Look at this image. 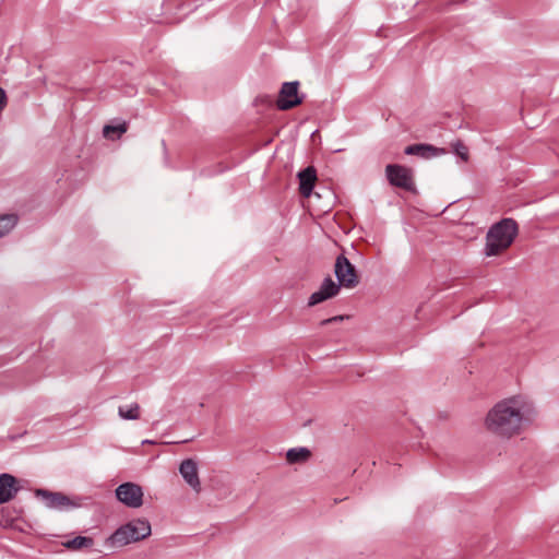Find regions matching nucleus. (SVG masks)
<instances>
[{
	"label": "nucleus",
	"mask_w": 559,
	"mask_h": 559,
	"mask_svg": "<svg viewBox=\"0 0 559 559\" xmlns=\"http://www.w3.org/2000/svg\"><path fill=\"white\" fill-rule=\"evenodd\" d=\"M340 320H343V316H336V317H333V318H330V319H325L323 321H321V325H326L331 322H334V321H340Z\"/></svg>",
	"instance_id": "nucleus-21"
},
{
	"label": "nucleus",
	"mask_w": 559,
	"mask_h": 559,
	"mask_svg": "<svg viewBox=\"0 0 559 559\" xmlns=\"http://www.w3.org/2000/svg\"><path fill=\"white\" fill-rule=\"evenodd\" d=\"M454 152L457 156H460L464 162L468 160V148L462 142L457 141L453 144Z\"/></svg>",
	"instance_id": "nucleus-19"
},
{
	"label": "nucleus",
	"mask_w": 559,
	"mask_h": 559,
	"mask_svg": "<svg viewBox=\"0 0 559 559\" xmlns=\"http://www.w3.org/2000/svg\"><path fill=\"white\" fill-rule=\"evenodd\" d=\"M334 274L342 287L355 288L359 283L356 267L344 255L340 254L334 263Z\"/></svg>",
	"instance_id": "nucleus-5"
},
{
	"label": "nucleus",
	"mask_w": 559,
	"mask_h": 559,
	"mask_svg": "<svg viewBox=\"0 0 559 559\" xmlns=\"http://www.w3.org/2000/svg\"><path fill=\"white\" fill-rule=\"evenodd\" d=\"M117 499L129 508H139L143 503L142 488L134 483H124L116 489Z\"/></svg>",
	"instance_id": "nucleus-6"
},
{
	"label": "nucleus",
	"mask_w": 559,
	"mask_h": 559,
	"mask_svg": "<svg viewBox=\"0 0 559 559\" xmlns=\"http://www.w3.org/2000/svg\"><path fill=\"white\" fill-rule=\"evenodd\" d=\"M385 176L391 186L413 191L415 189L413 170L399 164H389L385 167Z\"/></svg>",
	"instance_id": "nucleus-4"
},
{
	"label": "nucleus",
	"mask_w": 559,
	"mask_h": 559,
	"mask_svg": "<svg viewBox=\"0 0 559 559\" xmlns=\"http://www.w3.org/2000/svg\"><path fill=\"white\" fill-rule=\"evenodd\" d=\"M17 223V217L13 214L3 215L0 224H3V229H0V237L7 235Z\"/></svg>",
	"instance_id": "nucleus-18"
},
{
	"label": "nucleus",
	"mask_w": 559,
	"mask_h": 559,
	"mask_svg": "<svg viewBox=\"0 0 559 559\" xmlns=\"http://www.w3.org/2000/svg\"><path fill=\"white\" fill-rule=\"evenodd\" d=\"M298 178L300 194L305 198H309L317 181L316 169L312 166H309L298 174Z\"/></svg>",
	"instance_id": "nucleus-11"
},
{
	"label": "nucleus",
	"mask_w": 559,
	"mask_h": 559,
	"mask_svg": "<svg viewBox=\"0 0 559 559\" xmlns=\"http://www.w3.org/2000/svg\"><path fill=\"white\" fill-rule=\"evenodd\" d=\"M151 535V525L146 520H135L119 527L110 537L112 546L122 547Z\"/></svg>",
	"instance_id": "nucleus-3"
},
{
	"label": "nucleus",
	"mask_w": 559,
	"mask_h": 559,
	"mask_svg": "<svg viewBox=\"0 0 559 559\" xmlns=\"http://www.w3.org/2000/svg\"><path fill=\"white\" fill-rule=\"evenodd\" d=\"M5 105H7V95H5V92L0 87V111L3 110Z\"/></svg>",
	"instance_id": "nucleus-20"
},
{
	"label": "nucleus",
	"mask_w": 559,
	"mask_h": 559,
	"mask_svg": "<svg viewBox=\"0 0 559 559\" xmlns=\"http://www.w3.org/2000/svg\"><path fill=\"white\" fill-rule=\"evenodd\" d=\"M38 495L44 497L46 506L50 509L67 510L76 507L75 503L61 492L38 490Z\"/></svg>",
	"instance_id": "nucleus-10"
},
{
	"label": "nucleus",
	"mask_w": 559,
	"mask_h": 559,
	"mask_svg": "<svg viewBox=\"0 0 559 559\" xmlns=\"http://www.w3.org/2000/svg\"><path fill=\"white\" fill-rule=\"evenodd\" d=\"M93 545H94L93 538L86 537V536H76V537L63 543L64 547H67L68 549H72V550L88 548V547H92Z\"/></svg>",
	"instance_id": "nucleus-16"
},
{
	"label": "nucleus",
	"mask_w": 559,
	"mask_h": 559,
	"mask_svg": "<svg viewBox=\"0 0 559 559\" xmlns=\"http://www.w3.org/2000/svg\"><path fill=\"white\" fill-rule=\"evenodd\" d=\"M179 472L185 481L197 492L201 490V483L198 474V465L192 459L183 460Z\"/></svg>",
	"instance_id": "nucleus-9"
},
{
	"label": "nucleus",
	"mask_w": 559,
	"mask_h": 559,
	"mask_svg": "<svg viewBox=\"0 0 559 559\" xmlns=\"http://www.w3.org/2000/svg\"><path fill=\"white\" fill-rule=\"evenodd\" d=\"M311 452L307 448H293L286 453V460L290 464L302 463L308 461Z\"/></svg>",
	"instance_id": "nucleus-14"
},
{
	"label": "nucleus",
	"mask_w": 559,
	"mask_h": 559,
	"mask_svg": "<svg viewBox=\"0 0 559 559\" xmlns=\"http://www.w3.org/2000/svg\"><path fill=\"white\" fill-rule=\"evenodd\" d=\"M141 407L138 403H132L128 406H119L118 415L126 420H136L140 418Z\"/></svg>",
	"instance_id": "nucleus-15"
},
{
	"label": "nucleus",
	"mask_w": 559,
	"mask_h": 559,
	"mask_svg": "<svg viewBox=\"0 0 559 559\" xmlns=\"http://www.w3.org/2000/svg\"><path fill=\"white\" fill-rule=\"evenodd\" d=\"M17 490L14 476L7 473L0 474V504L10 501Z\"/></svg>",
	"instance_id": "nucleus-12"
},
{
	"label": "nucleus",
	"mask_w": 559,
	"mask_h": 559,
	"mask_svg": "<svg viewBox=\"0 0 559 559\" xmlns=\"http://www.w3.org/2000/svg\"><path fill=\"white\" fill-rule=\"evenodd\" d=\"M524 404L519 397L498 402L487 414L485 426L491 433L501 438L519 435L524 420Z\"/></svg>",
	"instance_id": "nucleus-1"
},
{
	"label": "nucleus",
	"mask_w": 559,
	"mask_h": 559,
	"mask_svg": "<svg viewBox=\"0 0 559 559\" xmlns=\"http://www.w3.org/2000/svg\"><path fill=\"white\" fill-rule=\"evenodd\" d=\"M404 152L407 155H417L424 158H429L438 155L439 150L429 144H413L408 145Z\"/></svg>",
	"instance_id": "nucleus-13"
},
{
	"label": "nucleus",
	"mask_w": 559,
	"mask_h": 559,
	"mask_svg": "<svg viewBox=\"0 0 559 559\" xmlns=\"http://www.w3.org/2000/svg\"><path fill=\"white\" fill-rule=\"evenodd\" d=\"M299 83L286 82L282 85L276 106L281 110H288L302 103V97L298 94Z\"/></svg>",
	"instance_id": "nucleus-7"
},
{
	"label": "nucleus",
	"mask_w": 559,
	"mask_h": 559,
	"mask_svg": "<svg viewBox=\"0 0 559 559\" xmlns=\"http://www.w3.org/2000/svg\"><path fill=\"white\" fill-rule=\"evenodd\" d=\"M142 443L145 444V443H153V442L150 440H144Z\"/></svg>",
	"instance_id": "nucleus-22"
},
{
	"label": "nucleus",
	"mask_w": 559,
	"mask_h": 559,
	"mask_svg": "<svg viewBox=\"0 0 559 559\" xmlns=\"http://www.w3.org/2000/svg\"><path fill=\"white\" fill-rule=\"evenodd\" d=\"M518 231V224L512 218L493 224L486 235L485 255L496 257L504 252L513 243Z\"/></svg>",
	"instance_id": "nucleus-2"
},
{
	"label": "nucleus",
	"mask_w": 559,
	"mask_h": 559,
	"mask_svg": "<svg viewBox=\"0 0 559 559\" xmlns=\"http://www.w3.org/2000/svg\"><path fill=\"white\" fill-rule=\"evenodd\" d=\"M341 287L340 283H335L331 277L324 278L320 288L309 297L308 305L316 306L336 296L340 293Z\"/></svg>",
	"instance_id": "nucleus-8"
},
{
	"label": "nucleus",
	"mask_w": 559,
	"mask_h": 559,
	"mask_svg": "<svg viewBox=\"0 0 559 559\" xmlns=\"http://www.w3.org/2000/svg\"><path fill=\"white\" fill-rule=\"evenodd\" d=\"M128 130V124L126 122H122V123H119V124H107L104 127L103 129V134L105 138H108V139H111L114 140V133L117 134V138H120L121 134H123L124 132H127Z\"/></svg>",
	"instance_id": "nucleus-17"
},
{
	"label": "nucleus",
	"mask_w": 559,
	"mask_h": 559,
	"mask_svg": "<svg viewBox=\"0 0 559 559\" xmlns=\"http://www.w3.org/2000/svg\"><path fill=\"white\" fill-rule=\"evenodd\" d=\"M3 218V215L0 216V219ZM0 229H3V224H0Z\"/></svg>",
	"instance_id": "nucleus-23"
}]
</instances>
